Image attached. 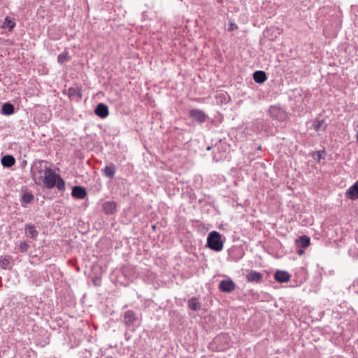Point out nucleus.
Returning <instances> with one entry per match:
<instances>
[{
	"label": "nucleus",
	"mask_w": 358,
	"mask_h": 358,
	"mask_svg": "<svg viewBox=\"0 0 358 358\" xmlns=\"http://www.w3.org/2000/svg\"><path fill=\"white\" fill-rule=\"evenodd\" d=\"M43 182L45 187L52 189L57 187L59 191L65 189L64 180L50 168L43 176Z\"/></svg>",
	"instance_id": "f257e3e1"
},
{
	"label": "nucleus",
	"mask_w": 358,
	"mask_h": 358,
	"mask_svg": "<svg viewBox=\"0 0 358 358\" xmlns=\"http://www.w3.org/2000/svg\"><path fill=\"white\" fill-rule=\"evenodd\" d=\"M207 246L211 250L219 252L223 248V242L221 240V235L219 232L211 231L207 238Z\"/></svg>",
	"instance_id": "f03ea898"
},
{
	"label": "nucleus",
	"mask_w": 358,
	"mask_h": 358,
	"mask_svg": "<svg viewBox=\"0 0 358 358\" xmlns=\"http://www.w3.org/2000/svg\"><path fill=\"white\" fill-rule=\"evenodd\" d=\"M50 168L48 167L46 165V162L43 160H36L34 162L32 168H31V173L34 178H36L38 176L40 179L43 178V173H45L48 169Z\"/></svg>",
	"instance_id": "7ed1b4c3"
},
{
	"label": "nucleus",
	"mask_w": 358,
	"mask_h": 358,
	"mask_svg": "<svg viewBox=\"0 0 358 358\" xmlns=\"http://www.w3.org/2000/svg\"><path fill=\"white\" fill-rule=\"evenodd\" d=\"M270 116L278 121L285 122L287 119L286 112L280 108L271 106L268 110Z\"/></svg>",
	"instance_id": "20e7f679"
},
{
	"label": "nucleus",
	"mask_w": 358,
	"mask_h": 358,
	"mask_svg": "<svg viewBox=\"0 0 358 358\" xmlns=\"http://www.w3.org/2000/svg\"><path fill=\"white\" fill-rule=\"evenodd\" d=\"M218 287L223 292L230 293L236 289V285L231 279H227L221 280Z\"/></svg>",
	"instance_id": "39448f33"
},
{
	"label": "nucleus",
	"mask_w": 358,
	"mask_h": 358,
	"mask_svg": "<svg viewBox=\"0 0 358 358\" xmlns=\"http://www.w3.org/2000/svg\"><path fill=\"white\" fill-rule=\"evenodd\" d=\"M245 278L248 282L259 283L262 281L263 275L257 271L250 270L248 272Z\"/></svg>",
	"instance_id": "423d86ee"
},
{
	"label": "nucleus",
	"mask_w": 358,
	"mask_h": 358,
	"mask_svg": "<svg viewBox=\"0 0 358 358\" xmlns=\"http://www.w3.org/2000/svg\"><path fill=\"white\" fill-rule=\"evenodd\" d=\"M124 323L127 328L131 327L137 320V316L133 310H127L124 313Z\"/></svg>",
	"instance_id": "0eeeda50"
},
{
	"label": "nucleus",
	"mask_w": 358,
	"mask_h": 358,
	"mask_svg": "<svg viewBox=\"0 0 358 358\" xmlns=\"http://www.w3.org/2000/svg\"><path fill=\"white\" fill-rule=\"evenodd\" d=\"M189 117L194 118L199 123H203L206 120L207 115L205 113L199 109H192L189 111Z\"/></svg>",
	"instance_id": "6e6552de"
},
{
	"label": "nucleus",
	"mask_w": 358,
	"mask_h": 358,
	"mask_svg": "<svg viewBox=\"0 0 358 358\" xmlns=\"http://www.w3.org/2000/svg\"><path fill=\"white\" fill-rule=\"evenodd\" d=\"M290 275L285 271H277L274 274L275 280L280 283L287 282L290 280Z\"/></svg>",
	"instance_id": "1a4fd4ad"
},
{
	"label": "nucleus",
	"mask_w": 358,
	"mask_h": 358,
	"mask_svg": "<svg viewBox=\"0 0 358 358\" xmlns=\"http://www.w3.org/2000/svg\"><path fill=\"white\" fill-rule=\"evenodd\" d=\"M67 94L71 100L78 101L82 99V92L78 87H69L67 90Z\"/></svg>",
	"instance_id": "9d476101"
},
{
	"label": "nucleus",
	"mask_w": 358,
	"mask_h": 358,
	"mask_svg": "<svg viewBox=\"0 0 358 358\" xmlns=\"http://www.w3.org/2000/svg\"><path fill=\"white\" fill-rule=\"evenodd\" d=\"M94 113L99 117L105 118L109 114L108 108L104 103H99L94 110Z\"/></svg>",
	"instance_id": "9b49d317"
},
{
	"label": "nucleus",
	"mask_w": 358,
	"mask_h": 358,
	"mask_svg": "<svg viewBox=\"0 0 358 358\" xmlns=\"http://www.w3.org/2000/svg\"><path fill=\"white\" fill-rule=\"evenodd\" d=\"M345 196L352 200L358 199V180L350 187L345 193Z\"/></svg>",
	"instance_id": "f8f14e48"
},
{
	"label": "nucleus",
	"mask_w": 358,
	"mask_h": 358,
	"mask_svg": "<svg viewBox=\"0 0 358 358\" xmlns=\"http://www.w3.org/2000/svg\"><path fill=\"white\" fill-rule=\"evenodd\" d=\"M71 194L72 196L76 199H82L86 196L87 192L85 189L81 186H75L72 189Z\"/></svg>",
	"instance_id": "ddd939ff"
},
{
	"label": "nucleus",
	"mask_w": 358,
	"mask_h": 358,
	"mask_svg": "<svg viewBox=\"0 0 358 358\" xmlns=\"http://www.w3.org/2000/svg\"><path fill=\"white\" fill-rule=\"evenodd\" d=\"M102 173L108 178L113 179L116 172V166L114 164H110L101 170Z\"/></svg>",
	"instance_id": "4468645a"
},
{
	"label": "nucleus",
	"mask_w": 358,
	"mask_h": 358,
	"mask_svg": "<svg viewBox=\"0 0 358 358\" xmlns=\"http://www.w3.org/2000/svg\"><path fill=\"white\" fill-rule=\"evenodd\" d=\"M25 234L33 239H36L38 235V232L36 230L35 226L32 224H27L24 227Z\"/></svg>",
	"instance_id": "2eb2a0df"
},
{
	"label": "nucleus",
	"mask_w": 358,
	"mask_h": 358,
	"mask_svg": "<svg viewBox=\"0 0 358 358\" xmlns=\"http://www.w3.org/2000/svg\"><path fill=\"white\" fill-rule=\"evenodd\" d=\"M117 208V204L114 201H106L103 203V209L105 213L108 215L113 214Z\"/></svg>",
	"instance_id": "dca6fc26"
},
{
	"label": "nucleus",
	"mask_w": 358,
	"mask_h": 358,
	"mask_svg": "<svg viewBox=\"0 0 358 358\" xmlns=\"http://www.w3.org/2000/svg\"><path fill=\"white\" fill-rule=\"evenodd\" d=\"M16 24L14 21V19H12L10 17L7 16L5 17L2 24V29H8L10 31H11L15 27Z\"/></svg>",
	"instance_id": "f3484780"
},
{
	"label": "nucleus",
	"mask_w": 358,
	"mask_h": 358,
	"mask_svg": "<svg viewBox=\"0 0 358 358\" xmlns=\"http://www.w3.org/2000/svg\"><path fill=\"white\" fill-rule=\"evenodd\" d=\"M266 74L263 71H256L253 73V79L257 83L262 84L266 81Z\"/></svg>",
	"instance_id": "a211bd4d"
},
{
	"label": "nucleus",
	"mask_w": 358,
	"mask_h": 358,
	"mask_svg": "<svg viewBox=\"0 0 358 358\" xmlns=\"http://www.w3.org/2000/svg\"><path fill=\"white\" fill-rule=\"evenodd\" d=\"M327 124H326L324 120H315L313 122V128L316 131H325L327 129Z\"/></svg>",
	"instance_id": "6ab92c4d"
},
{
	"label": "nucleus",
	"mask_w": 358,
	"mask_h": 358,
	"mask_svg": "<svg viewBox=\"0 0 358 358\" xmlns=\"http://www.w3.org/2000/svg\"><path fill=\"white\" fill-rule=\"evenodd\" d=\"M15 163V159L12 155H5L1 158V164L4 167H10Z\"/></svg>",
	"instance_id": "aec40b11"
},
{
	"label": "nucleus",
	"mask_w": 358,
	"mask_h": 358,
	"mask_svg": "<svg viewBox=\"0 0 358 358\" xmlns=\"http://www.w3.org/2000/svg\"><path fill=\"white\" fill-rule=\"evenodd\" d=\"M188 307L189 308L197 311L201 309V304L199 302V300L196 297H192L188 301Z\"/></svg>",
	"instance_id": "412c9836"
},
{
	"label": "nucleus",
	"mask_w": 358,
	"mask_h": 358,
	"mask_svg": "<svg viewBox=\"0 0 358 358\" xmlns=\"http://www.w3.org/2000/svg\"><path fill=\"white\" fill-rule=\"evenodd\" d=\"M15 109L13 104L5 103L1 108V113L6 115H10L14 113Z\"/></svg>",
	"instance_id": "4be33fe9"
},
{
	"label": "nucleus",
	"mask_w": 358,
	"mask_h": 358,
	"mask_svg": "<svg viewBox=\"0 0 358 358\" xmlns=\"http://www.w3.org/2000/svg\"><path fill=\"white\" fill-rule=\"evenodd\" d=\"M34 195L30 192H25L21 198L22 203L29 204L31 203L34 200Z\"/></svg>",
	"instance_id": "5701e85b"
},
{
	"label": "nucleus",
	"mask_w": 358,
	"mask_h": 358,
	"mask_svg": "<svg viewBox=\"0 0 358 358\" xmlns=\"http://www.w3.org/2000/svg\"><path fill=\"white\" fill-rule=\"evenodd\" d=\"M310 238L307 236H302L301 237H299V238L296 241V242L298 243V244L303 247V248H306L308 247L309 245H310Z\"/></svg>",
	"instance_id": "b1692460"
},
{
	"label": "nucleus",
	"mask_w": 358,
	"mask_h": 358,
	"mask_svg": "<svg viewBox=\"0 0 358 358\" xmlns=\"http://www.w3.org/2000/svg\"><path fill=\"white\" fill-rule=\"evenodd\" d=\"M70 57L69 56V52L67 51H64L61 54H59L57 57V62L60 64H63L65 62L69 61Z\"/></svg>",
	"instance_id": "393cba45"
},
{
	"label": "nucleus",
	"mask_w": 358,
	"mask_h": 358,
	"mask_svg": "<svg viewBox=\"0 0 358 358\" xmlns=\"http://www.w3.org/2000/svg\"><path fill=\"white\" fill-rule=\"evenodd\" d=\"M10 264V260L6 258V257H3L2 256L0 257V266L3 268V269H6L7 268V267L9 266Z\"/></svg>",
	"instance_id": "a878e982"
},
{
	"label": "nucleus",
	"mask_w": 358,
	"mask_h": 358,
	"mask_svg": "<svg viewBox=\"0 0 358 358\" xmlns=\"http://www.w3.org/2000/svg\"><path fill=\"white\" fill-rule=\"evenodd\" d=\"M20 252H26L29 248V245L26 241H21L19 244Z\"/></svg>",
	"instance_id": "bb28decb"
},
{
	"label": "nucleus",
	"mask_w": 358,
	"mask_h": 358,
	"mask_svg": "<svg viewBox=\"0 0 358 358\" xmlns=\"http://www.w3.org/2000/svg\"><path fill=\"white\" fill-rule=\"evenodd\" d=\"M324 154H325L324 150H319V151L316 152L315 155L317 157V159L318 161H320L321 159H323L324 158L323 155H324Z\"/></svg>",
	"instance_id": "cd10ccee"
},
{
	"label": "nucleus",
	"mask_w": 358,
	"mask_h": 358,
	"mask_svg": "<svg viewBox=\"0 0 358 358\" xmlns=\"http://www.w3.org/2000/svg\"><path fill=\"white\" fill-rule=\"evenodd\" d=\"M237 28V26L233 23H231L230 24V27L229 28V31H232L234 30V29H236Z\"/></svg>",
	"instance_id": "c85d7f7f"
},
{
	"label": "nucleus",
	"mask_w": 358,
	"mask_h": 358,
	"mask_svg": "<svg viewBox=\"0 0 358 358\" xmlns=\"http://www.w3.org/2000/svg\"><path fill=\"white\" fill-rule=\"evenodd\" d=\"M239 252H239V256L237 258L234 259L236 261H238V260L241 259L243 257V252L241 251H239Z\"/></svg>",
	"instance_id": "c756f323"
},
{
	"label": "nucleus",
	"mask_w": 358,
	"mask_h": 358,
	"mask_svg": "<svg viewBox=\"0 0 358 358\" xmlns=\"http://www.w3.org/2000/svg\"><path fill=\"white\" fill-rule=\"evenodd\" d=\"M303 250H299L298 251V254H299V255H302V254H303Z\"/></svg>",
	"instance_id": "7c9ffc66"
},
{
	"label": "nucleus",
	"mask_w": 358,
	"mask_h": 358,
	"mask_svg": "<svg viewBox=\"0 0 358 358\" xmlns=\"http://www.w3.org/2000/svg\"><path fill=\"white\" fill-rule=\"evenodd\" d=\"M356 139L358 141V131L357 132V134H356Z\"/></svg>",
	"instance_id": "2f4dec72"
},
{
	"label": "nucleus",
	"mask_w": 358,
	"mask_h": 358,
	"mask_svg": "<svg viewBox=\"0 0 358 358\" xmlns=\"http://www.w3.org/2000/svg\"><path fill=\"white\" fill-rule=\"evenodd\" d=\"M210 149V147H209V146H208V147L207 148V150H209Z\"/></svg>",
	"instance_id": "473e14b6"
},
{
	"label": "nucleus",
	"mask_w": 358,
	"mask_h": 358,
	"mask_svg": "<svg viewBox=\"0 0 358 358\" xmlns=\"http://www.w3.org/2000/svg\"><path fill=\"white\" fill-rule=\"evenodd\" d=\"M106 358H113L112 357H106Z\"/></svg>",
	"instance_id": "72a5a7b5"
}]
</instances>
